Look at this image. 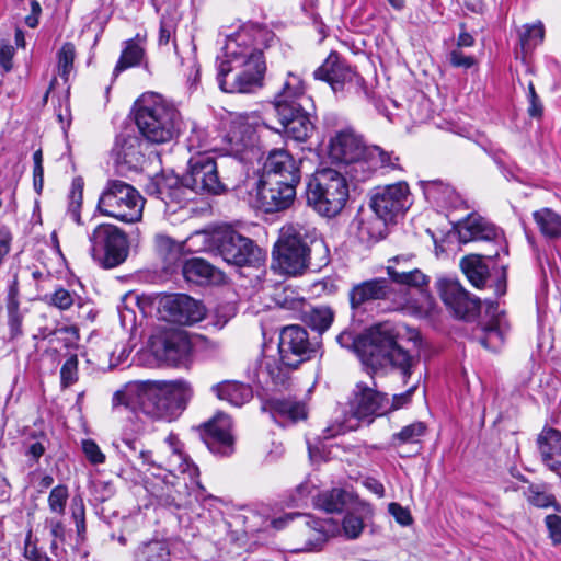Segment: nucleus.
<instances>
[{
	"instance_id": "1",
	"label": "nucleus",
	"mask_w": 561,
	"mask_h": 561,
	"mask_svg": "<svg viewBox=\"0 0 561 561\" xmlns=\"http://www.w3.org/2000/svg\"><path fill=\"white\" fill-rule=\"evenodd\" d=\"M277 45L266 27L250 25L227 39L224 58L218 59L217 81L227 93H251L263 87L266 62L264 50Z\"/></svg>"
},
{
	"instance_id": "2",
	"label": "nucleus",
	"mask_w": 561,
	"mask_h": 561,
	"mask_svg": "<svg viewBox=\"0 0 561 561\" xmlns=\"http://www.w3.org/2000/svg\"><path fill=\"white\" fill-rule=\"evenodd\" d=\"M192 396L191 387L183 380L141 381L117 390L112 399L114 409H139L153 419L171 421L185 408Z\"/></svg>"
},
{
	"instance_id": "3",
	"label": "nucleus",
	"mask_w": 561,
	"mask_h": 561,
	"mask_svg": "<svg viewBox=\"0 0 561 561\" xmlns=\"http://www.w3.org/2000/svg\"><path fill=\"white\" fill-rule=\"evenodd\" d=\"M318 255L317 267L329 262V249L323 239L317 238L304 228L288 227L282 230L274 245L272 268L282 275L300 276Z\"/></svg>"
},
{
	"instance_id": "4",
	"label": "nucleus",
	"mask_w": 561,
	"mask_h": 561,
	"mask_svg": "<svg viewBox=\"0 0 561 561\" xmlns=\"http://www.w3.org/2000/svg\"><path fill=\"white\" fill-rule=\"evenodd\" d=\"M397 339L398 333L390 322L370 327L359 335L358 356L363 364L373 369L391 366L399 369L405 379L409 378L419 363V356L399 346Z\"/></svg>"
},
{
	"instance_id": "5",
	"label": "nucleus",
	"mask_w": 561,
	"mask_h": 561,
	"mask_svg": "<svg viewBox=\"0 0 561 561\" xmlns=\"http://www.w3.org/2000/svg\"><path fill=\"white\" fill-rule=\"evenodd\" d=\"M390 278H373L355 284L348 293L351 309L359 311L366 304L375 300H392L398 306L408 304V289L405 287L422 288L427 285V276L419 268L413 271H397L394 266H388Z\"/></svg>"
},
{
	"instance_id": "6",
	"label": "nucleus",
	"mask_w": 561,
	"mask_h": 561,
	"mask_svg": "<svg viewBox=\"0 0 561 561\" xmlns=\"http://www.w3.org/2000/svg\"><path fill=\"white\" fill-rule=\"evenodd\" d=\"M135 123L142 137L152 144L173 140L183 127L179 110L156 93L144 94L136 102Z\"/></svg>"
},
{
	"instance_id": "7",
	"label": "nucleus",
	"mask_w": 561,
	"mask_h": 561,
	"mask_svg": "<svg viewBox=\"0 0 561 561\" xmlns=\"http://www.w3.org/2000/svg\"><path fill=\"white\" fill-rule=\"evenodd\" d=\"M350 196L346 178L339 171L327 168L318 170L306 188L307 204L319 215L334 217L345 207Z\"/></svg>"
},
{
	"instance_id": "8",
	"label": "nucleus",
	"mask_w": 561,
	"mask_h": 561,
	"mask_svg": "<svg viewBox=\"0 0 561 561\" xmlns=\"http://www.w3.org/2000/svg\"><path fill=\"white\" fill-rule=\"evenodd\" d=\"M144 201L136 188L121 180H110L102 192L98 209L124 222H136L142 216Z\"/></svg>"
},
{
	"instance_id": "9",
	"label": "nucleus",
	"mask_w": 561,
	"mask_h": 561,
	"mask_svg": "<svg viewBox=\"0 0 561 561\" xmlns=\"http://www.w3.org/2000/svg\"><path fill=\"white\" fill-rule=\"evenodd\" d=\"M89 252L103 268H113L124 263L129 253L126 233L112 224H100L88 233Z\"/></svg>"
},
{
	"instance_id": "10",
	"label": "nucleus",
	"mask_w": 561,
	"mask_h": 561,
	"mask_svg": "<svg viewBox=\"0 0 561 561\" xmlns=\"http://www.w3.org/2000/svg\"><path fill=\"white\" fill-rule=\"evenodd\" d=\"M208 250L236 266H251L260 261V248L231 228H219L208 237Z\"/></svg>"
},
{
	"instance_id": "11",
	"label": "nucleus",
	"mask_w": 561,
	"mask_h": 561,
	"mask_svg": "<svg viewBox=\"0 0 561 561\" xmlns=\"http://www.w3.org/2000/svg\"><path fill=\"white\" fill-rule=\"evenodd\" d=\"M412 196L407 182L377 186L370 193L369 206L383 224L394 222L412 205Z\"/></svg>"
},
{
	"instance_id": "12",
	"label": "nucleus",
	"mask_w": 561,
	"mask_h": 561,
	"mask_svg": "<svg viewBox=\"0 0 561 561\" xmlns=\"http://www.w3.org/2000/svg\"><path fill=\"white\" fill-rule=\"evenodd\" d=\"M186 181L198 194L220 195L228 191L225 179L219 174L217 160L207 152H197L187 164Z\"/></svg>"
},
{
	"instance_id": "13",
	"label": "nucleus",
	"mask_w": 561,
	"mask_h": 561,
	"mask_svg": "<svg viewBox=\"0 0 561 561\" xmlns=\"http://www.w3.org/2000/svg\"><path fill=\"white\" fill-rule=\"evenodd\" d=\"M289 522H295L296 527L306 538L300 550L311 551L319 549L336 529V523L332 518L316 519L309 514L287 513L272 520L275 529H283Z\"/></svg>"
},
{
	"instance_id": "14",
	"label": "nucleus",
	"mask_w": 561,
	"mask_h": 561,
	"mask_svg": "<svg viewBox=\"0 0 561 561\" xmlns=\"http://www.w3.org/2000/svg\"><path fill=\"white\" fill-rule=\"evenodd\" d=\"M313 77L328 82L334 92L353 90L356 93H366L364 78L335 51H332L314 70Z\"/></svg>"
},
{
	"instance_id": "15",
	"label": "nucleus",
	"mask_w": 561,
	"mask_h": 561,
	"mask_svg": "<svg viewBox=\"0 0 561 561\" xmlns=\"http://www.w3.org/2000/svg\"><path fill=\"white\" fill-rule=\"evenodd\" d=\"M146 193L162 201L169 208L183 207L198 194L193 184L186 181V174L179 178L172 172H162L151 178L146 184Z\"/></svg>"
},
{
	"instance_id": "16",
	"label": "nucleus",
	"mask_w": 561,
	"mask_h": 561,
	"mask_svg": "<svg viewBox=\"0 0 561 561\" xmlns=\"http://www.w3.org/2000/svg\"><path fill=\"white\" fill-rule=\"evenodd\" d=\"M278 350L282 363L296 368L317 353L318 343L310 341L305 328L293 324L280 331Z\"/></svg>"
},
{
	"instance_id": "17",
	"label": "nucleus",
	"mask_w": 561,
	"mask_h": 561,
	"mask_svg": "<svg viewBox=\"0 0 561 561\" xmlns=\"http://www.w3.org/2000/svg\"><path fill=\"white\" fill-rule=\"evenodd\" d=\"M437 288L442 300L456 318L465 321L477 319L481 301L467 291L457 279L442 278L437 282Z\"/></svg>"
},
{
	"instance_id": "18",
	"label": "nucleus",
	"mask_w": 561,
	"mask_h": 561,
	"mask_svg": "<svg viewBox=\"0 0 561 561\" xmlns=\"http://www.w3.org/2000/svg\"><path fill=\"white\" fill-rule=\"evenodd\" d=\"M348 405L353 417L370 423L374 417L387 413L388 396L376 389L373 379L371 385L359 381L355 385Z\"/></svg>"
},
{
	"instance_id": "19",
	"label": "nucleus",
	"mask_w": 561,
	"mask_h": 561,
	"mask_svg": "<svg viewBox=\"0 0 561 561\" xmlns=\"http://www.w3.org/2000/svg\"><path fill=\"white\" fill-rule=\"evenodd\" d=\"M460 267L472 286L477 288H493L495 297L506 294L507 274L505 266L491 274L482 255L469 254L461 260Z\"/></svg>"
},
{
	"instance_id": "20",
	"label": "nucleus",
	"mask_w": 561,
	"mask_h": 561,
	"mask_svg": "<svg viewBox=\"0 0 561 561\" xmlns=\"http://www.w3.org/2000/svg\"><path fill=\"white\" fill-rule=\"evenodd\" d=\"M297 183L261 178L256 187L259 207L267 214L288 209L296 198Z\"/></svg>"
},
{
	"instance_id": "21",
	"label": "nucleus",
	"mask_w": 561,
	"mask_h": 561,
	"mask_svg": "<svg viewBox=\"0 0 561 561\" xmlns=\"http://www.w3.org/2000/svg\"><path fill=\"white\" fill-rule=\"evenodd\" d=\"M161 306L169 321L182 325L198 322L205 314L204 306L185 294L170 295L162 300Z\"/></svg>"
},
{
	"instance_id": "22",
	"label": "nucleus",
	"mask_w": 561,
	"mask_h": 561,
	"mask_svg": "<svg viewBox=\"0 0 561 561\" xmlns=\"http://www.w3.org/2000/svg\"><path fill=\"white\" fill-rule=\"evenodd\" d=\"M232 423L225 413H218L201 428V437L213 454L226 456L232 451Z\"/></svg>"
},
{
	"instance_id": "23",
	"label": "nucleus",
	"mask_w": 561,
	"mask_h": 561,
	"mask_svg": "<svg viewBox=\"0 0 561 561\" xmlns=\"http://www.w3.org/2000/svg\"><path fill=\"white\" fill-rule=\"evenodd\" d=\"M261 178L275 179L284 182L300 183V161L285 149L272 150L263 165Z\"/></svg>"
},
{
	"instance_id": "24",
	"label": "nucleus",
	"mask_w": 561,
	"mask_h": 561,
	"mask_svg": "<svg viewBox=\"0 0 561 561\" xmlns=\"http://www.w3.org/2000/svg\"><path fill=\"white\" fill-rule=\"evenodd\" d=\"M485 314L488 322L481 328L482 335L478 337L479 343L486 350L496 351L503 343L506 333L510 331V323L505 312L499 310V304L485 299Z\"/></svg>"
},
{
	"instance_id": "25",
	"label": "nucleus",
	"mask_w": 561,
	"mask_h": 561,
	"mask_svg": "<svg viewBox=\"0 0 561 561\" xmlns=\"http://www.w3.org/2000/svg\"><path fill=\"white\" fill-rule=\"evenodd\" d=\"M165 444L170 449V455L163 465V467L172 477V479L180 478L178 474L186 477L192 485L199 486L198 468L191 461L187 455L183 451V444L180 442L178 436L170 433L165 438Z\"/></svg>"
},
{
	"instance_id": "26",
	"label": "nucleus",
	"mask_w": 561,
	"mask_h": 561,
	"mask_svg": "<svg viewBox=\"0 0 561 561\" xmlns=\"http://www.w3.org/2000/svg\"><path fill=\"white\" fill-rule=\"evenodd\" d=\"M368 148L354 130L343 129L331 138L329 154L334 162L344 165L360 157Z\"/></svg>"
},
{
	"instance_id": "27",
	"label": "nucleus",
	"mask_w": 561,
	"mask_h": 561,
	"mask_svg": "<svg viewBox=\"0 0 561 561\" xmlns=\"http://www.w3.org/2000/svg\"><path fill=\"white\" fill-rule=\"evenodd\" d=\"M309 105L290 106L286 114H276L282 131L296 141H306L314 129V125L307 110ZM280 131V129H277Z\"/></svg>"
},
{
	"instance_id": "28",
	"label": "nucleus",
	"mask_w": 561,
	"mask_h": 561,
	"mask_svg": "<svg viewBox=\"0 0 561 561\" xmlns=\"http://www.w3.org/2000/svg\"><path fill=\"white\" fill-rule=\"evenodd\" d=\"M297 104L312 105V100L306 94L302 79L288 72L282 90L274 96L273 106L276 114H286Z\"/></svg>"
},
{
	"instance_id": "29",
	"label": "nucleus",
	"mask_w": 561,
	"mask_h": 561,
	"mask_svg": "<svg viewBox=\"0 0 561 561\" xmlns=\"http://www.w3.org/2000/svg\"><path fill=\"white\" fill-rule=\"evenodd\" d=\"M459 241L468 243L471 241H493L500 243L502 233L499 228L485 218L471 214L459 226Z\"/></svg>"
},
{
	"instance_id": "30",
	"label": "nucleus",
	"mask_w": 561,
	"mask_h": 561,
	"mask_svg": "<svg viewBox=\"0 0 561 561\" xmlns=\"http://www.w3.org/2000/svg\"><path fill=\"white\" fill-rule=\"evenodd\" d=\"M427 202L440 208H459L465 205L461 195L449 183L442 180L419 182Z\"/></svg>"
},
{
	"instance_id": "31",
	"label": "nucleus",
	"mask_w": 561,
	"mask_h": 561,
	"mask_svg": "<svg viewBox=\"0 0 561 561\" xmlns=\"http://www.w3.org/2000/svg\"><path fill=\"white\" fill-rule=\"evenodd\" d=\"M112 156L118 167L136 170L144 160L140 139L135 135L118 136Z\"/></svg>"
},
{
	"instance_id": "32",
	"label": "nucleus",
	"mask_w": 561,
	"mask_h": 561,
	"mask_svg": "<svg viewBox=\"0 0 561 561\" xmlns=\"http://www.w3.org/2000/svg\"><path fill=\"white\" fill-rule=\"evenodd\" d=\"M540 459L551 471L561 469V432L545 427L537 437Z\"/></svg>"
},
{
	"instance_id": "33",
	"label": "nucleus",
	"mask_w": 561,
	"mask_h": 561,
	"mask_svg": "<svg viewBox=\"0 0 561 561\" xmlns=\"http://www.w3.org/2000/svg\"><path fill=\"white\" fill-rule=\"evenodd\" d=\"M181 268L184 278L196 285L217 284L224 278L220 271L199 257L185 260Z\"/></svg>"
},
{
	"instance_id": "34",
	"label": "nucleus",
	"mask_w": 561,
	"mask_h": 561,
	"mask_svg": "<svg viewBox=\"0 0 561 561\" xmlns=\"http://www.w3.org/2000/svg\"><path fill=\"white\" fill-rule=\"evenodd\" d=\"M218 399L225 400L233 407H242L250 402L253 398V390L250 385L225 380L211 388Z\"/></svg>"
},
{
	"instance_id": "35",
	"label": "nucleus",
	"mask_w": 561,
	"mask_h": 561,
	"mask_svg": "<svg viewBox=\"0 0 561 561\" xmlns=\"http://www.w3.org/2000/svg\"><path fill=\"white\" fill-rule=\"evenodd\" d=\"M145 42L146 37L140 34L124 42L121 57L113 71L115 77L128 68L141 65L146 57Z\"/></svg>"
},
{
	"instance_id": "36",
	"label": "nucleus",
	"mask_w": 561,
	"mask_h": 561,
	"mask_svg": "<svg viewBox=\"0 0 561 561\" xmlns=\"http://www.w3.org/2000/svg\"><path fill=\"white\" fill-rule=\"evenodd\" d=\"M167 491L156 494L159 502L165 506H173L175 508H182L187 506L190 501V480L186 477L172 479L167 481Z\"/></svg>"
},
{
	"instance_id": "37",
	"label": "nucleus",
	"mask_w": 561,
	"mask_h": 561,
	"mask_svg": "<svg viewBox=\"0 0 561 561\" xmlns=\"http://www.w3.org/2000/svg\"><path fill=\"white\" fill-rule=\"evenodd\" d=\"M268 408L276 422H296L307 417V410L304 403L291 399H275L268 402Z\"/></svg>"
},
{
	"instance_id": "38",
	"label": "nucleus",
	"mask_w": 561,
	"mask_h": 561,
	"mask_svg": "<svg viewBox=\"0 0 561 561\" xmlns=\"http://www.w3.org/2000/svg\"><path fill=\"white\" fill-rule=\"evenodd\" d=\"M156 248L164 262V268L174 272L185 261L183 259V244L175 242L167 236L156 238Z\"/></svg>"
},
{
	"instance_id": "39",
	"label": "nucleus",
	"mask_w": 561,
	"mask_h": 561,
	"mask_svg": "<svg viewBox=\"0 0 561 561\" xmlns=\"http://www.w3.org/2000/svg\"><path fill=\"white\" fill-rule=\"evenodd\" d=\"M191 353V343L182 332H173L163 341V356L173 365H178Z\"/></svg>"
},
{
	"instance_id": "40",
	"label": "nucleus",
	"mask_w": 561,
	"mask_h": 561,
	"mask_svg": "<svg viewBox=\"0 0 561 561\" xmlns=\"http://www.w3.org/2000/svg\"><path fill=\"white\" fill-rule=\"evenodd\" d=\"M134 561H171V550L165 540L141 542L133 553Z\"/></svg>"
},
{
	"instance_id": "41",
	"label": "nucleus",
	"mask_w": 561,
	"mask_h": 561,
	"mask_svg": "<svg viewBox=\"0 0 561 561\" xmlns=\"http://www.w3.org/2000/svg\"><path fill=\"white\" fill-rule=\"evenodd\" d=\"M541 234L548 239L561 238V215L551 208L545 207L533 213Z\"/></svg>"
},
{
	"instance_id": "42",
	"label": "nucleus",
	"mask_w": 561,
	"mask_h": 561,
	"mask_svg": "<svg viewBox=\"0 0 561 561\" xmlns=\"http://www.w3.org/2000/svg\"><path fill=\"white\" fill-rule=\"evenodd\" d=\"M352 500V495L343 489H332L319 493L314 497L316 507L327 513L342 512Z\"/></svg>"
},
{
	"instance_id": "43",
	"label": "nucleus",
	"mask_w": 561,
	"mask_h": 561,
	"mask_svg": "<svg viewBox=\"0 0 561 561\" xmlns=\"http://www.w3.org/2000/svg\"><path fill=\"white\" fill-rule=\"evenodd\" d=\"M518 44L523 54H528L545 39V26L541 21L533 24H524L517 30Z\"/></svg>"
},
{
	"instance_id": "44",
	"label": "nucleus",
	"mask_w": 561,
	"mask_h": 561,
	"mask_svg": "<svg viewBox=\"0 0 561 561\" xmlns=\"http://www.w3.org/2000/svg\"><path fill=\"white\" fill-rule=\"evenodd\" d=\"M304 321L310 329L322 334L332 325L334 311L328 306L312 307L304 311Z\"/></svg>"
},
{
	"instance_id": "45",
	"label": "nucleus",
	"mask_w": 561,
	"mask_h": 561,
	"mask_svg": "<svg viewBox=\"0 0 561 561\" xmlns=\"http://www.w3.org/2000/svg\"><path fill=\"white\" fill-rule=\"evenodd\" d=\"M369 154L370 150L368 148L360 157L344 164L345 174L356 182H365L368 180L376 172V168Z\"/></svg>"
},
{
	"instance_id": "46",
	"label": "nucleus",
	"mask_w": 561,
	"mask_h": 561,
	"mask_svg": "<svg viewBox=\"0 0 561 561\" xmlns=\"http://www.w3.org/2000/svg\"><path fill=\"white\" fill-rule=\"evenodd\" d=\"M24 557L30 561H56V558L45 550L44 542L33 537L30 530L24 541Z\"/></svg>"
},
{
	"instance_id": "47",
	"label": "nucleus",
	"mask_w": 561,
	"mask_h": 561,
	"mask_svg": "<svg viewBox=\"0 0 561 561\" xmlns=\"http://www.w3.org/2000/svg\"><path fill=\"white\" fill-rule=\"evenodd\" d=\"M83 180L81 178H75L71 183V188L69 193V205H68V214L73 221L77 224L81 222V205L83 198Z\"/></svg>"
},
{
	"instance_id": "48",
	"label": "nucleus",
	"mask_w": 561,
	"mask_h": 561,
	"mask_svg": "<svg viewBox=\"0 0 561 561\" xmlns=\"http://www.w3.org/2000/svg\"><path fill=\"white\" fill-rule=\"evenodd\" d=\"M370 154L369 158L373 160V164L378 169H389V170H399V157L393 152H388L381 149L380 147L373 146L369 147Z\"/></svg>"
},
{
	"instance_id": "49",
	"label": "nucleus",
	"mask_w": 561,
	"mask_h": 561,
	"mask_svg": "<svg viewBox=\"0 0 561 561\" xmlns=\"http://www.w3.org/2000/svg\"><path fill=\"white\" fill-rule=\"evenodd\" d=\"M50 528V540L49 550L50 553L56 558V561H65L66 551L59 546L65 539V528L60 520H49Z\"/></svg>"
},
{
	"instance_id": "50",
	"label": "nucleus",
	"mask_w": 561,
	"mask_h": 561,
	"mask_svg": "<svg viewBox=\"0 0 561 561\" xmlns=\"http://www.w3.org/2000/svg\"><path fill=\"white\" fill-rule=\"evenodd\" d=\"M426 426L422 422H414L404 426L400 432L392 435L393 444L416 443L425 434Z\"/></svg>"
},
{
	"instance_id": "51",
	"label": "nucleus",
	"mask_w": 561,
	"mask_h": 561,
	"mask_svg": "<svg viewBox=\"0 0 561 561\" xmlns=\"http://www.w3.org/2000/svg\"><path fill=\"white\" fill-rule=\"evenodd\" d=\"M58 75L67 81L73 68L75 46L72 43H65L58 51Z\"/></svg>"
},
{
	"instance_id": "52",
	"label": "nucleus",
	"mask_w": 561,
	"mask_h": 561,
	"mask_svg": "<svg viewBox=\"0 0 561 561\" xmlns=\"http://www.w3.org/2000/svg\"><path fill=\"white\" fill-rule=\"evenodd\" d=\"M181 58V65L185 67V76L190 88L196 89L199 82L201 67L196 58L195 47H192L186 58Z\"/></svg>"
},
{
	"instance_id": "53",
	"label": "nucleus",
	"mask_w": 561,
	"mask_h": 561,
	"mask_svg": "<svg viewBox=\"0 0 561 561\" xmlns=\"http://www.w3.org/2000/svg\"><path fill=\"white\" fill-rule=\"evenodd\" d=\"M69 497L68 488L58 484L53 488L48 496V506L51 512L62 515L65 513L66 503Z\"/></svg>"
},
{
	"instance_id": "54",
	"label": "nucleus",
	"mask_w": 561,
	"mask_h": 561,
	"mask_svg": "<svg viewBox=\"0 0 561 561\" xmlns=\"http://www.w3.org/2000/svg\"><path fill=\"white\" fill-rule=\"evenodd\" d=\"M78 380V357L71 355L62 365L60 369V383L61 387L67 388Z\"/></svg>"
},
{
	"instance_id": "55",
	"label": "nucleus",
	"mask_w": 561,
	"mask_h": 561,
	"mask_svg": "<svg viewBox=\"0 0 561 561\" xmlns=\"http://www.w3.org/2000/svg\"><path fill=\"white\" fill-rule=\"evenodd\" d=\"M47 301L61 311L68 310L76 301V294L59 287L50 295Z\"/></svg>"
},
{
	"instance_id": "56",
	"label": "nucleus",
	"mask_w": 561,
	"mask_h": 561,
	"mask_svg": "<svg viewBox=\"0 0 561 561\" xmlns=\"http://www.w3.org/2000/svg\"><path fill=\"white\" fill-rule=\"evenodd\" d=\"M8 327H9V339L11 341L19 339L23 335L22 323L23 314L19 307L7 308Z\"/></svg>"
},
{
	"instance_id": "57",
	"label": "nucleus",
	"mask_w": 561,
	"mask_h": 561,
	"mask_svg": "<svg viewBox=\"0 0 561 561\" xmlns=\"http://www.w3.org/2000/svg\"><path fill=\"white\" fill-rule=\"evenodd\" d=\"M175 23L171 19L162 18L160 21V27H159V38L158 44L159 46H165L170 42L173 43L175 54L179 55L178 45L175 41Z\"/></svg>"
},
{
	"instance_id": "58",
	"label": "nucleus",
	"mask_w": 561,
	"mask_h": 561,
	"mask_svg": "<svg viewBox=\"0 0 561 561\" xmlns=\"http://www.w3.org/2000/svg\"><path fill=\"white\" fill-rule=\"evenodd\" d=\"M71 514L76 524L77 534L82 537L87 530L85 508L81 496H75L71 501Z\"/></svg>"
},
{
	"instance_id": "59",
	"label": "nucleus",
	"mask_w": 561,
	"mask_h": 561,
	"mask_svg": "<svg viewBox=\"0 0 561 561\" xmlns=\"http://www.w3.org/2000/svg\"><path fill=\"white\" fill-rule=\"evenodd\" d=\"M525 495L531 505L541 508L549 507L554 501L552 495L541 491L537 485H530L527 491H525Z\"/></svg>"
},
{
	"instance_id": "60",
	"label": "nucleus",
	"mask_w": 561,
	"mask_h": 561,
	"mask_svg": "<svg viewBox=\"0 0 561 561\" xmlns=\"http://www.w3.org/2000/svg\"><path fill=\"white\" fill-rule=\"evenodd\" d=\"M343 530L347 538L355 539L359 537L364 529V523L360 516L348 513L343 519Z\"/></svg>"
},
{
	"instance_id": "61",
	"label": "nucleus",
	"mask_w": 561,
	"mask_h": 561,
	"mask_svg": "<svg viewBox=\"0 0 561 561\" xmlns=\"http://www.w3.org/2000/svg\"><path fill=\"white\" fill-rule=\"evenodd\" d=\"M81 445L82 451L90 463L101 465L105 462V455L93 439H83Z\"/></svg>"
},
{
	"instance_id": "62",
	"label": "nucleus",
	"mask_w": 561,
	"mask_h": 561,
	"mask_svg": "<svg viewBox=\"0 0 561 561\" xmlns=\"http://www.w3.org/2000/svg\"><path fill=\"white\" fill-rule=\"evenodd\" d=\"M545 523L549 533V538L554 546L561 545V516L550 514L546 516Z\"/></svg>"
},
{
	"instance_id": "63",
	"label": "nucleus",
	"mask_w": 561,
	"mask_h": 561,
	"mask_svg": "<svg viewBox=\"0 0 561 561\" xmlns=\"http://www.w3.org/2000/svg\"><path fill=\"white\" fill-rule=\"evenodd\" d=\"M528 114L533 118H541L543 114V105L535 91L533 82L528 84Z\"/></svg>"
},
{
	"instance_id": "64",
	"label": "nucleus",
	"mask_w": 561,
	"mask_h": 561,
	"mask_svg": "<svg viewBox=\"0 0 561 561\" xmlns=\"http://www.w3.org/2000/svg\"><path fill=\"white\" fill-rule=\"evenodd\" d=\"M389 513L394 517L397 523L402 526H409L412 523V516L408 508L402 507L398 503H390L388 506Z\"/></svg>"
}]
</instances>
